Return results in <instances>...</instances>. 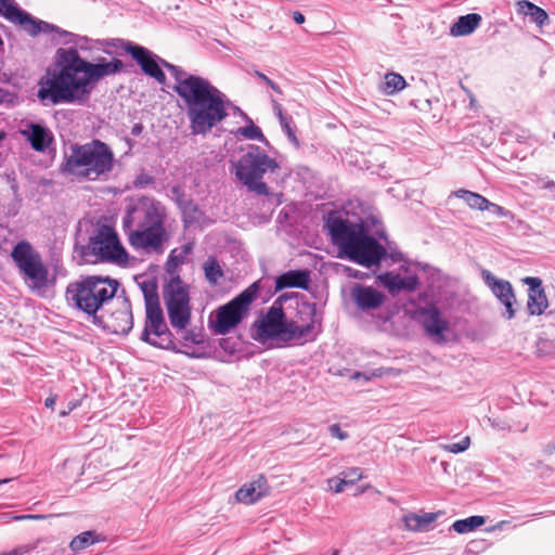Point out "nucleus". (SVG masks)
<instances>
[{"label":"nucleus","mask_w":555,"mask_h":555,"mask_svg":"<svg viewBox=\"0 0 555 555\" xmlns=\"http://www.w3.org/2000/svg\"><path fill=\"white\" fill-rule=\"evenodd\" d=\"M55 67L52 74L41 81L38 90L40 101L56 105L61 103H86L98 81L121 72L124 64L114 59L109 62L100 59L89 62L76 49L59 48L55 53Z\"/></svg>","instance_id":"f257e3e1"},{"label":"nucleus","mask_w":555,"mask_h":555,"mask_svg":"<svg viewBox=\"0 0 555 555\" xmlns=\"http://www.w3.org/2000/svg\"><path fill=\"white\" fill-rule=\"evenodd\" d=\"M55 67L52 74L41 81L38 90L40 101L56 105L61 103H86L98 81L121 72L124 64L114 59L109 62L100 59L89 62L76 49L59 48L55 53Z\"/></svg>","instance_id":"f03ea898"},{"label":"nucleus","mask_w":555,"mask_h":555,"mask_svg":"<svg viewBox=\"0 0 555 555\" xmlns=\"http://www.w3.org/2000/svg\"><path fill=\"white\" fill-rule=\"evenodd\" d=\"M176 93L183 102L191 133L206 135L229 117L234 106L229 98L208 79L190 74L180 66L175 69Z\"/></svg>","instance_id":"7ed1b4c3"},{"label":"nucleus","mask_w":555,"mask_h":555,"mask_svg":"<svg viewBox=\"0 0 555 555\" xmlns=\"http://www.w3.org/2000/svg\"><path fill=\"white\" fill-rule=\"evenodd\" d=\"M324 228L339 255L365 268L379 266L386 258V248L369 234L363 222H352L338 211L324 217Z\"/></svg>","instance_id":"20e7f679"},{"label":"nucleus","mask_w":555,"mask_h":555,"mask_svg":"<svg viewBox=\"0 0 555 555\" xmlns=\"http://www.w3.org/2000/svg\"><path fill=\"white\" fill-rule=\"evenodd\" d=\"M310 317V322L306 325H298L296 322H287L282 307L272 306L266 314L256 320L251 326V337L266 344L270 340H278L287 344L296 340H313V328L320 320L317 318L315 304L305 306Z\"/></svg>","instance_id":"39448f33"},{"label":"nucleus","mask_w":555,"mask_h":555,"mask_svg":"<svg viewBox=\"0 0 555 555\" xmlns=\"http://www.w3.org/2000/svg\"><path fill=\"white\" fill-rule=\"evenodd\" d=\"M113 165L112 149L100 140H92L86 144H72L60 169L63 175L95 181L108 173Z\"/></svg>","instance_id":"423d86ee"},{"label":"nucleus","mask_w":555,"mask_h":555,"mask_svg":"<svg viewBox=\"0 0 555 555\" xmlns=\"http://www.w3.org/2000/svg\"><path fill=\"white\" fill-rule=\"evenodd\" d=\"M119 287L118 281L111 278L90 275L70 283L66 288V298L76 309L92 318L100 319L102 311L109 305Z\"/></svg>","instance_id":"0eeeda50"},{"label":"nucleus","mask_w":555,"mask_h":555,"mask_svg":"<svg viewBox=\"0 0 555 555\" xmlns=\"http://www.w3.org/2000/svg\"><path fill=\"white\" fill-rule=\"evenodd\" d=\"M139 285L143 293L146 312L141 340L160 349L173 348V336L167 327L159 305L156 280L146 278Z\"/></svg>","instance_id":"6e6552de"},{"label":"nucleus","mask_w":555,"mask_h":555,"mask_svg":"<svg viewBox=\"0 0 555 555\" xmlns=\"http://www.w3.org/2000/svg\"><path fill=\"white\" fill-rule=\"evenodd\" d=\"M236 179L249 192L257 195H269L268 185L262 181L267 172H274L279 168L278 162L270 157L258 145H249L236 163H233Z\"/></svg>","instance_id":"1a4fd4ad"},{"label":"nucleus","mask_w":555,"mask_h":555,"mask_svg":"<svg viewBox=\"0 0 555 555\" xmlns=\"http://www.w3.org/2000/svg\"><path fill=\"white\" fill-rule=\"evenodd\" d=\"M260 289V281L250 284L225 305L220 306L209 317V327L217 335H227L247 315L249 306Z\"/></svg>","instance_id":"9d476101"},{"label":"nucleus","mask_w":555,"mask_h":555,"mask_svg":"<svg viewBox=\"0 0 555 555\" xmlns=\"http://www.w3.org/2000/svg\"><path fill=\"white\" fill-rule=\"evenodd\" d=\"M11 257L24 283L33 292L44 291L49 282V269L41 255L27 241H20L12 249Z\"/></svg>","instance_id":"9b49d317"},{"label":"nucleus","mask_w":555,"mask_h":555,"mask_svg":"<svg viewBox=\"0 0 555 555\" xmlns=\"http://www.w3.org/2000/svg\"><path fill=\"white\" fill-rule=\"evenodd\" d=\"M89 251L96 260L124 264L128 260V254L119 242L117 233L108 225H102L96 233L89 238Z\"/></svg>","instance_id":"f8f14e48"},{"label":"nucleus","mask_w":555,"mask_h":555,"mask_svg":"<svg viewBox=\"0 0 555 555\" xmlns=\"http://www.w3.org/2000/svg\"><path fill=\"white\" fill-rule=\"evenodd\" d=\"M158 225H164V208L150 197H141L130 204L122 218L124 231Z\"/></svg>","instance_id":"ddd939ff"},{"label":"nucleus","mask_w":555,"mask_h":555,"mask_svg":"<svg viewBox=\"0 0 555 555\" xmlns=\"http://www.w3.org/2000/svg\"><path fill=\"white\" fill-rule=\"evenodd\" d=\"M191 319L189 285L176 274V330L183 331L181 347H191L204 341L201 330L184 331Z\"/></svg>","instance_id":"4468645a"},{"label":"nucleus","mask_w":555,"mask_h":555,"mask_svg":"<svg viewBox=\"0 0 555 555\" xmlns=\"http://www.w3.org/2000/svg\"><path fill=\"white\" fill-rule=\"evenodd\" d=\"M411 319L423 328L428 337L437 343L444 341V333L449 330V322L442 318L440 309L436 305L415 308L411 312Z\"/></svg>","instance_id":"2eb2a0df"},{"label":"nucleus","mask_w":555,"mask_h":555,"mask_svg":"<svg viewBox=\"0 0 555 555\" xmlns=\"http://www.w3.org/2000/svg\"><path fill=\"white\" fill-rule=\"evenodd\" d=\"M115 304L116 308L107 315L101 313L100 319H95L94 325L114 334L126 335L133 326L131 304L127 298H117Z\"/></svg>","instance_id":"dca6fc26"},{"label":"nucleus","mask_w":555,"mask_h":555,"mask_svg":"<svg viewBox=\"0 0 555 555\" xmlns=\"http://www.w3.org/2000/svg\"><path fill=\"white\" fill-rule=\"evenodd\" d=\"M125 234L130 246L135 250H142L147 254H160L164 250L163 244L166 240L164 225L126 230Z\"/></svg>","instance_id":"f3484780"},{"label":"nucleus","mask_w":555,"mask_h":555,"mask_svg":"<svg viewBox=\"0 0 555 555\" xmlns=\"http://www.w3.org/2000/svg\"><path fill=\"white\" fill-rule=\"evenodd\" d=\"M129 54L138 63L142 72L154 78L158 83H165L166 81V75L162 69L160 64L168 70H173V64L164 61L143 46H130Z\"/></svg>","instance_id":"a211bd4d"},{"label":"nucleus","mask_w":555,"mask_h":555,"mask_svg":"<svg viewBox=\"0 0 555 555\" xmlns=\"http://www.w3.org/2000/svg\"><path fill=\"white\" fill-rule=\"evenodd\" d=\"M481 278L494 297L504 306L505 311L503 312V317L507 320H512L516 314V310L514 309L516 296L511 282L496 278L492 272L486 269L481 271Z\"/></svg>","instance_id":"6ab92c4d"},{"label":"nucleus","mask_w":555,"mask_h":555,"mask_svg":"<svg viewBox=\"0 0 555 555\" xmlns=\"http://www.w3.org/2000/svg\"><path fill=\"white\" fill-rule=\"evenodd\" d=\"M0 15L11 23L17 24L33 37L40 34L38 25H41L43 29L50 27L47 25V22L37 20L26 11L20 9L14 0H0Z\"/></svg>","instance_id":"aec40b11"},{"label":"nucleus","mask_w":555,"mask_h":555,"mask_svg":"<svg viewBox=\"0 0 555 555\" xmlns=\"http://www.w3.org/2000/svg\"><path fill=\"white\" fill-rule=\"evenodd\" d=\"M350 298L360 312L378 310L387 300L383 292L363 284H354L351 287Z\"/></svg>","instance_id":"412c9836"},{"label":"nucleus","mask_w":555,"mask_h":555,"mask_svg":"<svg viewBox=\"0 0 555 555\" xmlns=\"http://www.w3.org/2000/svg\"><path fill=\"white\" fill-rule=\"evenodd\" d=\"M522 283L528 285L527 310L530 315H541L548 307L542 280L537 276H527L522 279Z\"/></svg>","instance_id":"4be33fe9"},{"label":"nucleus","mask_w":555,"mask_h":555,"mask_svg":"<svg viewBox=\"0 0 555 555\" xmlns=\"http://www.w3.org/2000/svg\"><path fill=\"white\" fill-rule=\"evenodd\" d=\"M378 281L391 295H398L402 291L413 292L420 284V280L415 274L402 276L393 272L379 274Z\"/></svg>","instance_id":"5701e85b"},{"label":"nucleus","mask_w":555,"mask_h":555,"mask_svg":"<svg viewBox=\"0 0 555 555\" xmlns=\"http://www.w3.org/2000/svg\"><path fill=\"white\" fill-rule=\"evenodd\" d=\"M269 493V486L266 477L259 476L257 479L243 485L236 492L237 502L244 504H254Z\"/></svg>","instance_id":"b1692460"},{"label":"nucleus","mask_w":555,"mask_h":555,"mask_svg":"<svg viewBox=\"0 0 555 555\" xmlns=\"http://www.w3.org/2000/svg\"><path fill=\"white\" fill-rule=\"evenodd\" d=\"M310 282L308 270H289L275 278V291L285 288L308 289Z\"/></svg>","instance_id":"393cba45"},{"label":"nucleus","mask_w":555,"mask_h":555,"mask_svg":"<svg viewBox=\"0 0 555 555\" xmlns=\"http://www.w3.org/2000/svg\"><path fill=\"white\" fill-rule=\"evenodd\" d=\"M31 147L38 152L44 151L53 140L51 131L40 124H29L22 131Z\"/></svg>","instance_id":"a878e982"},{"label":"nucleus","mask_w":555,"mask_h":555,"mask_svg":"<svg viewBox=\"0 0 555 555\" xmlns=\"http://www.w3.org/2000/svg\"><path fill=\"white\" fill-rule=\"evenodd\" d=\"M176 204L181 209L182 221L185 230L201 229L204 220V212L193 202H182L178 197V189L176 188Z\"/></svg>","instance_id":"bb28decb"},{"label":"nucleus","mask_w":555,"mask_h":555,"mask_svg":"<svg viewBox=\"0 0 555 555\" xmlns=\"http://www.w3.org/2000/svg\"><path fill=\"white\" fill-rule=\"evenodd\" d=\"M163 297L167 308L168 319L171 325H173V249L170 250L167 256Z\"/></svg>","instance_id":"cd10ccee"},{"label":"nucleus","mask_w":555,"mask_h":555,"mask_svg":"<svg viewBox=\"0 0 555 555\" xmlns=\"http://www.w3.org/2000/svg\"><path fill=\"white\" fill-rule=\"evenodd\" d=\"M481 16L477 13H469L460 16L450 28L453 37H462L470 35L480 24Z\"/></svg>","instance_id":"c85d7f7f"},{"label":"nucleus","mask_w":555,"mask_h":555,"mask_svg":"<svg viewBox=\"0 0 555 555\" xmlns=\"http://www.w3.org/2000/svg\"><path fill=\"white\" fill-rule=\"evenodd\" d=\"M518 11L526 16L530 17V21L537 24L539 27L544 26L548 23V15L542 8L535 5L528 0H521L517 3Z\"/></svg>","instance_id":"c756f323"},{"label":"nucleus","mask_w":555,"mask_h":555,"mask_svg":"<svg viewBox=\"0 0 555 555\" xmlns=\"http://www.w3.org/2000/svg\"><path fill=\"white\" fill-rule=\"evenodd\" d=\"M438 516L439 513L410 514L405 517V526L411 531H427Z\"/></svg>","instance_id":"7c9ffc66"},{"label":"nucleus","mask_w":555,"mask_h":555,"mask_svg":"<svg viewBox=\"0 0 555 555\" xmlns=\"http://www.w3.org/2000/svg\"><path fill=\"white\" fill-rule=\"evenodd\" d=\"M406 86L405 79L402 75L389 72L384 76V80L379 86V91L385 95H393L395 93L403 90Z\"/></svg>","instance_id":"2f4dec72"},{"label":"nucleus","mask_w":555,"mask_h":555,"mask_svg":"<svg viewBox=\"0 0 555 555\" xmlns=\"http://www.w3.org/2000/svg\"><path fill=\"white\" fill-rule=\"evenodd\" d=\"M454 196L457 198L463 199L467 206L472 209H477L480 211H485L487 208V205L489 204V199H487L485 196H482L479 193H475L465 189H460L455 191Z\"/></svg>","instance_id":"473e14b6"},{"label":"nucleus","mask_w":555,"mask_h":555,"mask_svg":"<svg viewBox=\"0 0 555 555\" xmlns=\"http://www.w3.org/2000/svg\"><path fill=\"white\" fill-rule=\"evenodd\" d=\"M99 44V50H103L107 54H118L119 51H124L129 54L130 46H138L137 43L125 40V39H106V40H96Z\"/></svg>","instance_id":"72a5a7b5"},{"label":"nucleus","mask_w":555,"mask_h":555,"mask_svg":"<svg viewBox=\"0 0 555 555\" xmlns=\"http://www.w3.org/2000/svg\"><path fill=\"white\" fill-rule=\"evenodd\" d=\"M485 522L486 518L483 516L475 515L465 519L455 520L452 528L457 533H467L485 525Z\"/></svg>","instance_id":"f704fd0d"},{"label":"nucleus","mask_w":555,"mask_h":555,"mask_svg":"<svg viewBox=\"0 0 555 555\" xmlns=\"http://www.w3.org/2000/svg\"><path fill=\"white\" fill-rule=\"evenodd\" d=\"M96 541L98 539L94 531H85L72 540L69 547L74 553H78Z\"/></svg>","instance_id":"c9c22d12"},{"label":"nucleus","mask_w":555,"mask_h":555,"mask_svg":"<svg viewBox=\"0 0 555 555\" xmlns=\"http://www.w3.org/2000/svg\"><path fill=\"white\" fill-rule=\"evenodd\" d=\"M47 25L50 26V27L46 28V29H43V27H41V25H38V28H40V33H43V34L55 33V34H57L59 38L61 39L60 43H62L64 46L73 44L74 40L77 37V34L64 30V29L60 28L56 25L50 24L48 22H47Z\"/></svg>","instance_id":"e433bc0d"},{"label":"nucleus","mask_w":555,"mask_h":555,"mask_svg":"<svg viewBox=\"0 0 555 555\" xmlns=\"http://www.w3.org/2000/svg\"><path fill=\"white\" fill-rule=\"evenodd\" d=\"M205 276L210 283L217 281L223 275L220 264L215 258H209L204 264Z\"/></svg>","instance_id":"4c0bfd02"},{"label":"nucleus","mask_w":555,"mask_h":555,"mask_svg":"<svg viewBox=\"0 0 555 555\" xmlns=\"http://www.w3.org/2000/svg\"><path fill=\"white\" fill-rule=\"evenodd\" d=\"M238 133L249 140H258L261 142L266 141V138L261 129L258 126H256L250 119L249 125L241 127L238 129Z\"/></svg>","instance_id":"58836bf2"},{"label":"nucleus","mask_w":555,"mask_h":555,"mask_svg":"<svg viewBox=\"0 0 555 555\" xmlns=\"http://www.w3.org/2000/svg\"><path fill=\"white\" fill-rule=\"evenodd\" d=\"M68 49H76L78 52L80 51H91L93 49H99V44L96 43V40L90 39L86 36L77 35L76 39L73 42V47H69Z\"/></svg>","instance_id":"ea45409f"},{"label":"nucleus","mask_w":555,"mask_h":555,"mask_svg":"<svg viewBox=\"0 0 555 555\" xmlns=\"http://www.w3.org/2000/svg\"><path fill=\"white\" fill-rule=\"evenodd\" d=\"M341 476L350 486L363 478L362 469L360 467H349L341 472Z\"/></svg>","instance_id":"a19ab883"},{"label":"nucleus","mask_w":555,"mask_h":555,"mask_svg":"<svg viewBox=\"0 0 555 555\" xmlns=\"http://www.w3.org/2000/svg\"><path fill=\"white\" fill-rule=\"evenodd\" d=\"M193 248H194V241H189L184 245H182L181 251L178 255H176V268L179 264L185 262V260L188 259V256L192 254Z\"/></svg>","instance_id":"79ce46f5"},{"label":"nucleus","mask_w":555,"mask_h":555,"mask_svg":"<svg viewBox=\"0 0 555 555\" xmlns=\"http://www.w3.org/2000/svg\"><path fill=\"white\" fill-rule=\"evenodd\" d=\"M470 439L469 437H465L460 442L450 443L444 447V449L451 453H461L466 451L469 448Z\"/></svg>","instance_id":"37998d69"},{"label":"nucleus","mask_w":555,"mask_h":555,"mask_svg":"<svg viewBox=\"0 0 555 555\" xmlns=\"http://www.w3.org/2000/svg\"><path fill=\"white\" fill-rule=\"evenodd\" d=\"M486 210L500 218H507L511 216L509 210L490 201L489 204L487 205Z\"/></svg>","instance_id":"c03bdc74"},{"label":"nucleus","mask_w":555,"mask_h":555,"mask_svg":"<svg viewBox=\"0 0 555 555\" xmlns=\"http://www.w3.org/2000/svg\"><path fill=\"white\" fill-rule=\"evenodd\" d=\"M255 76L262 80L269 88H271L275 93L282 94V90L272 79H270L267 75L259 70H255Z\"/></svg>","instance_id":"a18cd8bd"},{"label":"nucleus","mask_w":555,"mask_h":555,"mask_svg":"<svg viewBox=\"0 0 555 555\" xmlns=\"http://www.w3.org/2000/svg\"><path fill=\"white\" fill-rule=\"evenodd\" d=\"M328 431L332 437H335L339 440H346L349 435L347 431H344L338 424H333L328 427Z\"/></svg>","instance_id":"49530a36"},{"label":"nucleus","mask_w":555,"mask_h":555,"mask_svg":"<svg viewBox=\"0 0 555 555\" xmlns=\"http://www.w3.org/2000/svg\"><path fill=\"white\" fill-rule=\"evenodd\" d=\"M328 482L335 493L343 492L345 486H348L347 481L344 478H333L330 479Z\"/></svg>","instance_id":"de8ad7c7"},{"label":"nucleus","mask_w":555,"mask_h":555,"mask_svg":"<svg viewBox=\"0 0 555 555\" xmlns=\"http://www.w3.org/2000/svg\"><path fill=\"white\" fill-rule=\"evenodd\" d=\"M151 182H152V179H151L149 176H146V175H141V176H139V177L137 178V180H135V182H134V183H135V186L143 188V186L147 185V184H149V183H151Z\"/></svg>","instance_id":"09e8293b"},{"label":"nucleus","mask_w":555,"mask_h":555,"mask_svg":"<svg viewBox=\"0 0 555 555\" xmlns=\"http://www.w3.org/2000/svg\"><path fill=\"white\" fill-rule=\"evenodd\" d=\"M77 406H78V401H76V400L69 401L68 404H67V408L60 412V416L64 417V416L68 415Z\"/></svg>","instance_id":"8fccbe9b"},{"label":"nucleus","mask_w":555,"mask_h":555,"mask_svg":"<svg viewBox=\"0 0 555 555\" xmlns=\"http://www.w3.org/2000/svg\"><path fill=\"white\" fill-rule=\"evenodd\" d=\"M542 188L548 190L555 197V182L553 180H546L543 182Z\"/></svg>","instance_id":"3c124183"},{"label":"nucleus","mask_w":555,"mask_h":555,"mask_svg":"<svg viewBox=\"0 0 555 555\" xmlns=\"http://www.w3.org/2000/svg\"><path fill=\"white\" fill-rule=\"evenodd\" d=\"M26 552H27V548L25 546H21V547L12 550L10 552L2 553L0 555H23Z\"/></svg>","instance_id":"603ef678"},{"label":"nucleus","mask_w":555,"mask_h":555,"mask_svg":"<svg viewBox=\"0 0 555 555\" xmlns=\"http://www.w3.org/2000/svg\"><path fill=\"white\" fill-rule=\"evenodd\" d=\"M43 516L41 515H22V516H13V517H10L11 519H14V520H24V519H40L42 518Z\"/></svg>","instance_id":"864d4df0"},{"label":"nucleus","mask_w":555,"mask_h":555,"mask_svg":"<svg viewBox=\"0 0 555 555\" xmlns=\"http://www.w3.org/2000/svg\"><path fill=\"white\" fill-rule=\"evenodd\" d=\"M293 20L296 24H304L305 23V15L299 11L293 12Z\"/></svg>","instance_id":"5fc2aeb1"},{"label":"nucleus","mask_w":555,"mask_h":555,"mask_svg":"<svg viewBox=\"0 0 555 555\" xmlns=\"http://www.w3.org/2000/svg\"><path fill=\"white\" fill-rule=\"evenodd\" d=\"M142 131H143V126L141 124H135V125H133V127L131 129V134L134 137H138L142 133Z\"/></svg>","instance_id":"6e6d98bb"},{"label":"nucleus","mask_w":555,"mask_h":555,"mask_svg":"<svg viewBox=\"0 0 555 555\" xmlns=\"http://www.w3.org/2000/svg\"><path fill=\"white\" fill-rule=\"evenodd\" d=\"M56 402V396H50L46 399L44 405L52 409Z\"/></svg>","instance_id":"4d7b16f0"},{"label":"nucleus","mask_w":555,"mask_h":555,"mask_svg":"<svg viewBox=\"0 0 555 555\" xmlns=\"http://www.w3.org/2000/svg\"><path fill=\"white\" fill-rule=\"evenodd\" d=\"M287 137L289 138L291 141L297 143V138H296V134L294 132V130L291 128V126L288 127V129H284Z\"/></svg>","instance_id":"13d9d810"},{"label":"nucleus","mask_w":555,"mask_h":555,"mask_svg":"<svg viewBox=\"0 0 555 555\" xmlns=\"http://www.w3.org/2000/svg\"><path fill=\"white\" fill-rule=\"evenodd\" d=\"M273 109L276 112L278 117L283 114V109L280 103L275 100H272Z\"/></svg>","instance_id":"bf43d9fd"},{"label":"nucleus","mask_w":555,"mask_h":555,"mask_svg":"<svg viewBox=\"0 0 555 555\" xmlns=\"http://www.w3.org/2000/svg\"><path fill=\"white\" fill-rule=\"evenodd\" d=\"M279 119H280V124L283 127V129H288L289 121L287 120V118L283 114L279 116Z\"/></svg>","instance_id":"052dcab7"},{"label":"nucleus","mask_w":555,"mask_h":555,"mask_svg":"<svg viewBox=\"0 0 555 555\" xmlns=\"http://www.w3.org/2000/svg\"><path fill=\"white\" fill-rule=\"evenodd\" d=\"M347 271H348V275L349 276H352V278H356V279H362V275L360 274V272L358 270H353L351 268H347Z\"/></svg>","instance_id":"680f3d73"},{"label":"nucleus","mask_w":555,"mask_h":555,"mask_svg":"<svg viewBox=\"0 0 555 555\" xmlns=\"http://www.w3.org/2000/svg\"><path fill=\"white\" fill-rule=\"evenodd\" d=\"M545 452L548 454H552L553 452H555V444H548L545 449Z\"/></svg>","instance_id":"e2e57ef3"},{"label":"nucleus","mask_w":555,"mask_h":555,"mask_svg":"<svg viewBox=\"0 0 555 555\" xmlns=\"http://www.w3.org/2000/svg\"><path fill=\"white\" fill-rule=\"evenodd\" d=\"M176 352H181V353H184L186 356H192V357L194 356L193 352H190L189 350H181V349H178L177 347H176Z\"/></svg>","instance_id":"0e129e2a"},{"label":"nucleus","mask_w":555,"mask_h":555,"mask_svg":"<svg viewBox=\"0 0 555 555\" xmlns=\"http://www.w3.org/2000/svg\"><path fill=\"white\" fill-rule=\"evenodd\" d=\"M352 377H353V378H356V379H358V378H360V377H364L365 379H369V378H367V377H365V376H364V374H363V373H361V372H356V373L353 374V376H352Z\"/></svg>","instance_id":"69168bd1"},{"label":"nucleus","mask_w":555,"mask_h":555,"mask_svg":"<svg viewBox=\"0 0 555 555\" xmlns=\"http://www.w3.org/2000/svg\"><path fill=\"white\" fill-rule=\"evenodd\" d=\"M9 481H10V479H0V486L7 483Z\"/></svg>","instance_id":"338daca9"},{"label":"nucleus","mask_w":555,"mask_h":555,"mask_svg":"<svg viewBox=\"0 0 555 555\" xmlns=\"http://www.w3.org/2000/svg\"><path fill=\"white\" fill-rule=\"evenodd\" d=\"M4 138V133L0 132V141Z\"/></svg>","instance_id":"774afa93"}]
</instances>
